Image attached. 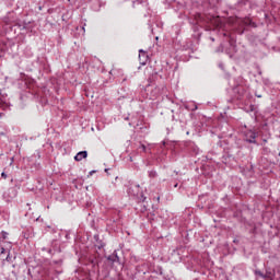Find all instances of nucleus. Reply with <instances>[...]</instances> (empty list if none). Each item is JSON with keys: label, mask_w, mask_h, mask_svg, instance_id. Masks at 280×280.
<instances>
[{"label": "nucleus", "mask_w": 280, "mask_h": 280, "mask_svg": "<svg viewBox=\"0 0 280 280\" xmlns=\"http://www.w3.org/2000/svg\"><path fill=\"white\" fill-rule=\"evenodd\" d=\"M267 279H270V276H265Z\"/></svg>", "instance_id": "9b49d317"}, {"label": "nucleus", "mask_w": 280, "mask_h": 280, "mask_svg": "<svg viewBox=\"0 0 280 280\" xmlns=\"http://www.w3.org/2000/svg\"><path fill=\"white\" fill-rule=\"evenodd\" d=\"M248 23H250V20L247 18V25H248Z\"/></svg>", "instance_id": "9d476101"}, {"label": "nucleus", "mask_w": 280, "mask_h": 280, "mask_svg": "<svg viewBox=\"0 0 280 280\" xmlns=\"http://www.w3.org/2000/svg\"><path fill=\"white\" fill-rule=\"evenodd\" d=\"M8 232H5V231H2V240H5L7 237H8Z\"/></svg>", "instance_id": "0eeeda50"}, {"label": "nucleus", "mask_w": 280, "mask_h": 280, "mask_svg": "<svg viewBox=\"0 0 280 280\" xmlns=\"http://www.w3.org/2000/svg\"><path fill=\"white\" fill-rule=\"evenodd\" d=\"M1 176L5 179L8 178V175L5 173H1Z\"/></svg>", "instance_id": "1a4fd4ad"}, {"label": "nucleus", "mask_w": 280, "mask_h": 280, "mask_svg": "<svg viewBox=\"0 0 280 280\" xmlns=\"http://www.w3.org/2000/svg\"><path fill=\"white\" fill-rule=\"evenodd\" d=\"M141 150L145 152V144H141Z\"/></svg>", "instance_id": "6e6552de"}, {"label": "nucleus", "mask_w": 280, "mask_h": 280, "mask_svg": "<svg viewBox=\"0 0 280 280\" xmlns=\"http://www.w3.org/2000/svg\"><path fill=\"white\" fill-rule=\"evenodd\" d=\"M247 137H250V139L247 140L249 143H255V139H257V132L248 131Z\"/></svg>", "instance_id": "20e7f679"}, {"label": "nucleus", "mask_w": 280, "mask_h": 280, "mask_svg": "<svg viewBox=\"0 0 280 280\" xmlns=\"http://www.w3.org/2000/svg\"><path fill=\"white\" fill-rule=\"evenodd\" d=\"M107 259L108 261H112V264H119V256H117V254H112Z\"/></svg>", "instance_id": "7ed1b4c3"}, {"label": "nucleus", "mask_w": 280, "mask_h": 280, "mask_svg": "<svg viewBox=\"0 0 280 280\" xmlns=\"http://www.w3.org/2000/svg\"><path fill=\"white\" fill-rule=\"evenodd\" d=\"M260 277H264V273H260Z\"/></svg>", "instance_id": "ddd939ff"}, {"label": "nucleus", "mask_w": 280, "mask_h": 280, "mask_svg": "<svg viewBox=\"0 0 280 280\" xmlns=\"http://www.w3.org/2000/svg\"><path fill=\"white\" fill-rule=\"evenodd\" d=\"M218 19H219V18H215V22H218Z\"/></svg>", "instance_id": "f8f14e48"}, {"label": "nucleus", "mask_w": 280, "mask_h": 280, "mask_svg": "<svg viewBox=\"0 0 280 280\" xmlns=\"http://www.w3.org/2000/svg\"><path fill=\"white\" fill-rule=\"evenodd\" d=\"M130 161H132V158H130Z\"/></svg>", "instance_id": "4468645a"}, {"label": "nucleus", "mask_w": 280, "mask_h": 280, "mask_svg": "<svg viewBox=\"0 0 280 280\" xmlns=\"http://www.w3.org/2000/svg\"><path fill=\"white\" fill-rule=\"evenodd\" d=\"M86 156H89V153L86 151H80L74 156V161H82V159H86Z\"/></svg>", "instance_id": "f03ea898"}, {"label": "nucleus", "mask_w": 280, "mask_h": 280, "mask_svg": "<svg viewBox=\"0 0 280 280\" xmlns=\"http://www.w3.org/2000/svg\"><path fill=\"white\" fill-rule=\"evenodd\" d=\"M148 60H149L148 54L143 50H140L139 51V62H140V65H142V67L148 65Z\"/></svg>", "instance_id": "f257e3e1"}, {"label": "nucleus", "mask_w": 280, "mask_h": 280, "mask_svg": "<svg viewBox=\"0 0 280 280\" xmlns=\"http://www.w3.org/2000/svg\"><path fill=\"white\" fill-rule=\"evenodd\" d=\"M2 266H5V261H8L9 264L12 262V257L10 256V252H8L5 257H2Z\"/></svg>", "instance_id": "39448f33"}, {"label": "nucleus", "mask_w": 280, "mask_h": 280, "mask_svg": "<svg viewBox=\"0 0 280 280\" xmlns=\"http://www.w3.org/2000/svg\"><path fill=\"white\" fill-rule=\"evenodd\" d=\"M2 255H5V248L0 246V257H2Z\"/></svg>", "instance_id": "423d86ee"}]
</instances>
